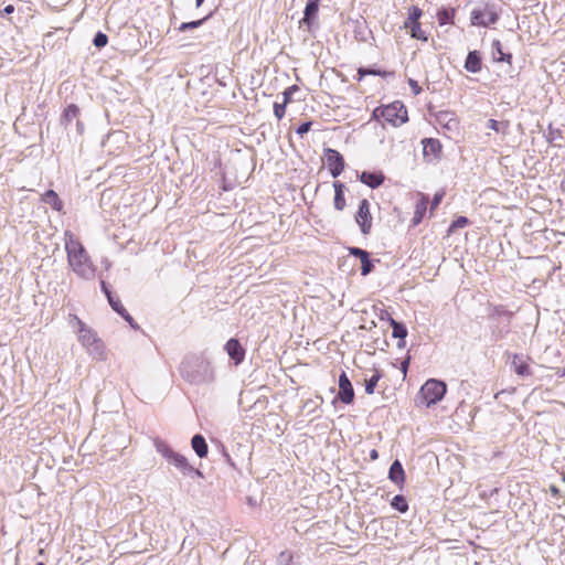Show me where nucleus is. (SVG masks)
<instances>
[{
  "instance_id": "e433bc0d",
  "label": "nucleus",
  "mask_w": 565,
  "mask_h": 565,
  "mask_svg": "<svg viewBox=\"0 0 565 565\" xmlns=\"http://www.w3.org/2000/svg\"><path fill=\"white\" fill-rule=\"evenodd\" d=\"M311 128V122L310 121H306V122H302L298 128H297V134L299 136H303L305 134H307Z\"/></svg>"
},
{
  "instance_id": "5701e85b",
  "label": "nucleus",
  "mask_w": 565,
  "mask_h": 565,
  "mask_svg": "<svg viewBox=\"0 0 565 565\" xmlns=\"http://www.w3.org/2000/svg\"><path fill=\"white\" fill-rule=\"evenodd\" d=\"M391 326L393 327V337L398 338L402 341L398 343V347H404L405 345L404 339L407 335L406 327L393 319L391 320Z\"/></svg>"
},
{
  "instance_id": "58836bf2",
  "label": "nucleus",
  "mask_w": 565,
  "mask_h": 565,
  "mask_svg": "<svg viewBox=\"0 0 565 565\" xmlns=\"http://www.w3.org/2000/svg\"><path fill=\"white\" fill-rule=\"evenodd\" d=\"M443 196H444L443 193H436L435 194V196H434V199L431 201V206H430L431 210L436 209L439 205V203L443 200Z\"/></svg>"
},
{
  "instance_id": "dca6fc26",
  "label": "nucleus",
  "mask_w": 565,
  "mask_h": 565,
  "mask_svg": "<svg viewBox=\"0 0 565 565\" xmlns=\"http://www.w3.org/2000/svg\"><path fill=\"white\" fill-rule=\"evenodd\" d=\"M481 57L477 51H471L465 62V68L471 73H478L481 71Z\"/></svg>"
},
{
  "instance_id": "cd10ccee",
  "label": "nucleus",
  "mask_w": 565,
  "mask_h": 565,
  "mask_svg": "<svg viewBox=\"0 0 565 565\" xmlns=\"http://www.w3.org/2000/svg\"><path fill=\"white\" fill-rule=\"evenodd\" d=\"M422 14H423V12L419 8H417V7L409 8L408 18L404 22V25L419 23L418 20L422 17Z\"/></svg>"
},
{
  "instance_id": "473e14b6",
  "label": "nucleus",
  "mask_w": 565,
  "mask_h": 565,
  "mask_svg": "<svg viewBox=\"0 0 565 565\" xmlns=\"http://www.w3.org/2000/svg\"><path fill=\"white\" fill-rule=\"evenodd\" d=\"M286 105L282 103L274 104V114L278 120H280L285 116Z\"/></svg>"
},
{
  "instance_id": "f03ea898",
  "label": "nucleus",
  "mask_w": 565,
  "mask_h": 565,
  "mask_svg": "<svg viewBox=\"0 0 565 565\" xmlns=\"http://www.w3.org/2000/svg\"><path fill=\"white\" fill-rule=\"evenodd\" d=\"M181 377L191 385H210L215 381V369L205 353L186 355L179 367Z\"/></svg>"
},
{
  "instance_id": "2f4dec72",
  "label": "nucleus",
  "mask_w": 565,
  "mask_h": 565,
  "mask_svg": "<svg viewBox=\"0 0 565 565\" xmlns=\"http://www.w3.org/2000/svg\"><path fill=\"white\" fill-rule=\"evenodd\" d=\"M107 41H108V38L106 34H104L102 32H97L93 40V43L96 47H104L107 44Z\"/></svg>"
},
{
  "instance_id": "4468645a",
  "label": "nucleus",
  "mask_w": 565,
  "mask_h": 565,
  "mask_svg": "<svg viewBox=\"0 0 565 565\" xmlns=\"http://www.w3.org/2000/svg\"><path fill=\"white\" fill-rule=\"evenodd\" d=\"M360 180L370 188L375 189L383 183L384 175L381 172L363 171L360 175Z\"/></svg>"
},
{
  "instance_id": "7ed1b4c3",
  "label": "nucleus",
  "mask_w": 565,
  "mask_h": 565,
  "mask_svg": "<svg viewBox=\"0 0 565 565\" xmlns=\"http://www.w3.org/2000/svg\"><path fill=\"white\" fill-rule=\"evenodd\" d=\"M70 324L77 334L78 342L86 349L87 353L95 360L104 361L107 358L104 342L97 333L84 323L77 316L70 315Z\"/></svg>"
},
{
  "instance_id": "412c9836",
  "label": "nucleus",
  "mask_w": 565,
  "mask_h": 565,
  "mask_svg": "<svg viewBox=\"0 0 565 565\" xmlns=\"http://www.w3.org/2000/svg\"><path fill=\"white\" fill-rule=\"evenodd\" d=\"M107 299H108V302L111 306V308L117 313H119L126 321H128L131 326H134L131 316L126 311V309L121 305L120 300L114 296H109Z\"/></svg>"
},
{
  "instance_id": "79ce46f5",
  "label": "nucleus",
  "mask_w": 565,
  "mask_h": 565,
  "mask_svg": "<svg viewBox=\"0 0 565 565\" xmlns=\"http://www.w3.org/2000/svg\"><path fill=\"white\" fill-rule=\"evenodd\" d=\"M13 11H14V7H13L12 4H8V6H6V7H4V9H3V12H4L6 14H10V13H12Z\"/></svg>"
},
{
  "instance_id": "7c9ffc66",
  "label": "nucleus",
  "mask_w": 565,
  "mask_h": 565,
  "mask_svg": "<svg viewBox=\"0 0 565 565\" xmlns=\"http://www.w3.org/2000/svg\"><path fill=\"white\" fill-rule=\"evenodd\" d=\"M205 19H201V20H196V21H191V22H183L179 28L178 30L180 32H185L190 29H195V28H199L203 22H204Z\"/></svg>"
},
{
  "instance_id": "ddd939ff",
  "label": "nucleus",
  "mask_w": 565,
  "mask_h": 565,
  "mask_svg": "<svg viewBox=\"0 0 565 565\" xmlns=\"http://www.w3.org/2000/svg\"><path fill=\"white\" fill-rule=\"evenodd\" d=\"M225 350L227 354L233 359L236 363H239L244 359V350L239 342L236 339H230L225 344Z\"/></svg>"
},
{
  "instance_id": "f3484780",
  "label": "nucleus",
  "mask_w": 565,
  "mask_h": 565,
  "mask_svg": "<svg viewBox=\"0 0 565 565\" xmlns=\"http://www.w3.org/2000/svg\"><path fill=\"white\" fill-rule=\"evenodd\" d=\"M191 446L200 458H204L207 455V444L203 436L194 435L191 440Z\"/></svg>"
},
{
  "instance_id": "f257e3e1",
  "label": "nucleus",
  "mask_w": 565,
  "mask_h": 565,
  "mask_svg": "<svg viewBox=\"0 0 565 565\" xmlns=\"http://www.w3.org/2000/svg\"><path fill=\"white\" fill-rule=\"evenodd\" d=\"M64 245L67 264L72 271L81 279L93 280L96 276L97 267L79 239L67 231L64 235Z\"/></svg>"
},
{
  "instance_id": "f704fd0d",
  "label": "nucleus",
  "mask_w": 565,
  "mask_h": 565,
  "mask_svg": "<svg viewBox=\"0 0 565 565\" xmlns=\"http://www.w3.org/2000/svg\"><path fill=\"white\" fill-rule=\"evenodd\" d=\"M487 126L488 128L499 132L502 131L504 125L502 122L497 121L495 119H489Z\"/></svg>"
},
{
  "instance_id": "aec40b11",
  "label": "nucleus",
  "mask_w": 565,
  "mask_h": 565,
  "mask_svg": "<svg viewBox=\"0 0 565 565\" xmlns=\"http://www.w3.org/2000/svg\"><path fill=\"white\" fill-rule=\"evenodd\" d=\"M42 201L45 203V204H49L51 205L55 211H61L62 207H63V203L62 201L60 200L58 195L56 194V192H54L53 190H49L46 191L43 195H42Z\"/></svg>"
},
{
  "instance_id": "3c124183",
  "label": "nucleus",
  "mask_w": 565,
  "mask_h": 565,
  "mask_svg": "<svg viewBox=\"0 0 565 565\" xmlns=\"http://www.w3.org/2000/svg\"><path fill=\"white\" fill-rule=\"evenodd\" d=\"M407 363H408L407 361L403 363L404 371L406 370Z\"/></svg>"
},
{
  "instance_id": "de8ad7c7",
  "label": "nucleus",
  "mask_w": 565,
  "mask_h": 565,
  "mask_svg": "<svg viewBox=\"0 0 565 565\" xmlns=\"http://www.w3.org/2000/svg\"><path fill=\"white\" fill-rule=\"evenodd\" d=\"M370 456H371V458H372L373 460H375V459H377V456H379V455H377V451H376V450H372Z\"/></svg>"
},
{
  "instance_id": "09e8293b",
  "label": "nucleus",
  "mask_w": 565,
  "mask_h": 565,
  "mask_svg": "<svg viewBox=\"0 0 565 565\" xmlns=\"http://www.w3.org/2000/svg\"><path fill=\"white\" fill-rule=\"evenodd\" d=\"M446 18H447V13H446V12H443V14H441V15H439V21H440L441 23H444Z\"/></svg>"
},
{
  "instance_id": "49530a36",
  "label": "nucleus",
  "mask_w": 565,
  "mask_h": 565,
  "mask_svg": "<svg viewBox=\"0 0 565 565\" xmlns=\"http://www.w3.org/2000/svg\"><path fill=\"white\" fill-rule=\"evenodd\" d=\"M295 90H297V86H290L285 92H289V95H291Z\"/></svg>"
},
{
  "instance_id": "c9c22d12",
  "label": "nucleus",
  "mask_w": 565,
  "mask_h": 565,
  "mask_svg": "<svg viewBox=\"0 0 565 565\" xmlns=\"http://www.w3.org/2000/svg\"><path fill=\"white\" fill-rule=\"evenodd\" d=\"M350 254L359 257L360 259L365 258V256L369 255L366 250L361 249L359 247H351Z\"/></svg>"
},
{
  "instance_id": "ea45409f",
  "label": "nucleus",
  "mask_w": 565,
  "mask_h": 565,
  "mask_svg": "<svg viewBox=\"0 0 565 565\" xmlns=\"http://www.w3.org/2000/svg\"><path fill=\"white\" fill-rule=\"evenodd\" d=\"M409 85L414 92L415 95H418L422 90V88L418 86L417 82L414 79H409Z\"/></svg>"
},
{
  "instance_id": "bb28decb",
  "label": "nucleus",
  "mask_w": 565,
  "mask_h": 565,
  "mask_svg": "<svg viewBox=\"0 0 565 565\" xmlns=\"http://www.w3.org/2000/svg\"><path fill=\"white\" fill-rule=\"evenodd\" d=\"M492 50H493V58L498 62H503V61H510L511 58V55H505L503 52H502V46H501V43L500 41L495 40L493 41L492 43Z\"/></svg>"
},
{
  "instance_id": "72a5a7b5",
  "label": "nucleus",
  "mask_w": 565,
  "mask_h": 565,
  "mask_svg": "<svg viewBox=\"0 0 565 565\" xmlns=\"http://www.w3.org/2000/svg\"><path fill=\"white\" fill-rule=\"evenodd\" d=\"M468 224V218L465 216H459L456 221H454L450 225V231H454L456 228L465 227Z\"/></svg>"
},
{
  "instance_id": "f8f14e48",
  "label": "nucleus",
  "mask_w": 565,
  "mask_h": 565,
  "mask_svg": "<svg viewBox=\"0 0 565 565\" xmlns=\"http://www.w3.org/2000/svg\"><path fill=\"white\" fill-rule=\"evenodd\" d=\"M388 479L399 488L403 487L405 482V471L402 463L398 460H395L391 465L388 470Z\"/></svg>"
},
{
  "instance_id": "0eeeda50",
  "label": "nucleus",
  "mask_w": 565,
  "mask_h": 565,
  "mask_svg": "<svg viewBox=\"0 0 565 565\" xmlns=\"http://www.w3.org/2000/svg\"><path fill=\"white\" fill-rule=\"evenodd\" d=\"M471 23L478 26H489L497 22L498 13L492 6L483 4L471 11Z\"/></svg>"
},
{
  "instance_id": "c756f323",
  "label": "nucleus",
  "mask_w": 565,
  "mask_h": 565,
  "mask_svg": "<svg viewBox=\"0 0 565 565\" xmlns=\"http://www.w3.org/2000/svg\"><path fill=\"white\" fill-rule=\"evenodd\" d=\"M362 267H361V274L363 276L369 275L373 270V263L370 259V256L366 255L365 258L360 259Z\"/></svg>"
},
{
  "instance_id": "a19ab883",
  "label": "nucleus",
  "mask_w": 565,
  "mask_h": 565,
  "mask_svg": "<svg viewBox=\"0 0 565 565\" xmlns=\"http://www.w3.org/2000/svg\"><path fill=\"white\" fill-rule=\"evenodd\" d=\"M100 285H102V289L104 291V294L107 296V298L109 296H113L110 290L108 289V287L106 286V282L104 280L100 281Z\"/></svg>"
},
{
  "instance_id": "39448f33",
  "label": "nucleus",
  "mask_w": 565,
  "mask_h": 565,
  "mask_svg": "<svg viewBox=\"0 0 565 565\" xmlns=\"http://www.w3.org/2000/svg\"><path fill=\"white\" fill-rule=\"evenodd\" d=\"M154 448L170 465L174 466L183 475L190 476L193 467L183 455L174 451L167 443L160 439L154 440Z\"/></svg>"
},
{
  "instance_id": "37998d69",
  "label": "nucleus",
  "mask_w": 565,
  "mask_h": 565,
  "mask_svg": "<svg viewBox=\"0 0 565 565\" xmlns=\"http://www.w3.org/2000/svg\"><path fill=\"white\" fill-rule=\"evenodd\" d=\"M282 95H284L282 104L287 105V103H289V100H290L291 95H289V92H284Z\"/></svg>"
},
{
  "instance_id": "4be33fe9",
  "label": "nucleus",
  "mask_w": 565,
  "mask_h": 565,
  "mask_svg": "<svg viewBox=\"0 0 565 565\" xmlns=\"http://www.w3.org/2000/svg\"><path fill=\"white\" fill-rule=\"evenodd\" d=\"M319 1L320 0H308L305 8L303 22L309 24L311 20L316 18L319 10Z\"/></svg>"
},
{
  "instance_id": "9b49d317",
  "label": "nucleus",
  "mask_w": 565,
  "mask_h": 565,
  "mask_svg": "<svg viewBox=\"0 0 565 565\" xmlns=\"http://www.w3.org/2000/svg\"><path fill=\"white\" fill-rule=\"evenodd\" d=\"M78 116H79V108L76 105L71 104L65 108L63 116L61 118V122L65 127H67L73 119H78ZM76 126H77L78 132H82L83 126L79 120L76 121Z\"/></svg>"
},
{
  "instance_id": "a211bd4d",
  "label": "nucleus",
  "mask_w": 565,
  "mask_h": 565,
  "mask_svg": "<svg viewBox=\"0 0 565 565\" xmlns=\"http://www.w3.org/2000/svg\"><path fill=\"white\" fill-rule=\"evenodd\" d=\"M427 204L428 199L426 196H422L420 200L416 203L414 217L412 220L414 226L418 225L422 222L424 214L427 210Z\"/></svg>"
},
{
  "instance_id": "20e7f679",
  "label": "nucleus",
  "mask_w": 565,
  "mask_h": 565,
  "mask_svg": "<svg viewBox=\"0 0 565 565\" xmlns=\"http://www.w3.org/2000/svg\"><path fill=\"white\" fill-rule=\"evenodd\" d=\"M375 119L383 118L394 127H398L408 120L407 109L402 102H394L384 107H377L373 111Z\"/></svg>"
},
{
  "instance_id": "6ab92c4d",
  "label": "nucleus",
  "mask_w": 565,
  "mask_h": 565,
  "mask_svg": "<svg viewBox=\"0 0 565 565\" xmlns=\"http://www.w3.org/2000/svg\"><path fill=\"white\" fill-rule=\"evenodd\" d=\"M334 186V207L339 211H342L345 206L344 199V184L341 182H335Z\"/></svg>"
},
{
  "instance_id": "9d476101",
  "label": "nucleus",
  "mask_w": 565,
  "mask_h": 565,
  "mask_svg": "<svg viewBox=\"0 0 565 565\" xmlns=\"http://www.w3.org/2000/svg\"><path fill=\"white\" fill-rule=\"evenodd\" d=\"M339 398L344 404H351L354 398L353 386L344 372L339 377Z\"/></svg>"
},
{
  "instance_id": "a878e982",
  "label": "nucleus",
  "mask_w": 565,
  "mask_h": 565,
  "mask_svg": "<svg viewBox=\"0 0 565 565\" xmlns=\"http://www.w3.org/2000/svg\"><path fill=\"white\" fill-rule=\"evenodd\" d=\"M391 505L393 509L401 513H405L408 510V503L406 499L401 494H397L392 499Z\"/></svg>"
},
{
  "instance_id": "c85d7f7f",
  "label": "nucleus",
  "mask_w": 565,
  "mask_h": 565,
  "mask_svg": "<svg viewBox=\"0 0 565 565\" xmlns=\"http://www.w3.org/2000/svg\"><path fill=\"white\" fill-rule=\"evenodd\" d=\"M381 379V375L376 372L375 374H373L365 383V392L366 394H373L374 393V390H375V386L379 382V380Z\"/></svg>"
},
{
  "instance_id": "393cba45",
  "label": "nucleus",
  "mask_w": 565,
  "mask_h": 565,
  "mask_svg": "<svg viewBox=\"0 0 565 565\" xmlns=\"http://www.w3.org/2000/svg\"><path fill=\"white\" fill-rule=\"evenodd\" d=\"M404 28L409 31V34L413 39L427 41L426 32L422 29L419 23L407 24L404 25Z\"/></svg>"
},
{
  "instance_id": "1a4fd4ad",
  "label": "nucleus",
  "mask_w": 565,
  "mask_h": 565,
  "mask_svg": "<svg viewBox=\"0 0 565 565\" xmlns=\"http://www.w3.org/2000/svg\"><path fill=\"white\" fill-rule=\"evenodd\" d=\"M355 221L360 225L363 234L370 233L372 227V216L370 213V203L366 199L360 202L359 210L355 215Z\"/></svg>"
},
{
  "instance_id": "4c0bfd02",
  "label": "nucleus",
  "mask_w": 565,
  "mask_h": 565,
  "mask_svg": "<svg viewBox=\"0 0 565 565\" xmlns=\"http://www.w3.org/2000/svg\"><path fill=\"white\" fill-rule=\"evenodd\" d=\"M359 74H360V78H362L364 75L366 74H373V75H384L385 73H381L380 71H374V70H364V68H360L359 70Z\"/></svg>"
},
{
  "instance_id": "603ef678",
  "label": "nucleus",
  "mask_w": 565,
  "mask_h": 565,
  "mask_svg": "<svg viewBox=\"0 0 565 565\" xmlns=\"http://www.w3.org/2000/svg\"><path fill=\"white\" fill-rule=\"evenodd\" d=\"M36 565H44V564H43V563H39V564H36Z\"/></svg>"
},
{
  "instance_id": "a18cd8bd",
  "label": "nucleus",
  "mask_w": 565,
  "mask_h": 565,
  "mask_svg": "<svg viewBox=\"0 0 565 565\" xmlns=\"http://www.w3.org/2000/svg\"><path fill=\"white\" fill-rule=\"evenodd\" d=\"M190 475H195V476L202 477V472L195 468H193V470L190 472Z\"/></svg>"
},
{
  "instance_id": "6e6552de",
  "label": "nucleus",
  "mask_w": 565,
  "mask_h": 565,
  "mask_svg": "<svg viewBox=\"0 0 565 565\" xmlns=\"http://www.w3.org/2000/svg\"><path fill=\"white\" fill-rule=\"evenodd\" d=\"M326 160L333 178L339 177L344 170V159L339 151L330 148L326 149Z\"/></svg>"
},
{
  "instance_id": "2eb2a0df",
  "label": "nucleus",
  "mask_w": 565,
  "mask_h": 565,
  "mask_svg": "<svg viewBox=\"0 0 565 565\" xmlns=\"http://www.w3.org/2000/svg\"><path fill=\"white\" fill-rule=\"evenodd\" d=\"M441 151V145L439 140L428 138L423 140V152L425 157L431 156L433 158H437Z\"/></svg>"
},
{
  "instance_id": "c03bdc74",
  "label": "nucleus",
  "mask_w": 565,
  "mask_h": 565,
  "mask_svg": "<svg viewBox=\"0 0 565 565\" xmlns=\"http://www.w3.org/2000/svg\"><path fill=\"white\" fill-rule=\"evenodd\" d=\"M102 264L105 266L106 269L110 267V262L107 258L103 259Z\"/></svg>"
},
{
  "instance_id": "423d86ee",
  "label": "nucleus",
  "mask_w": 565,
  "mask_h": 565,
  "mask_svg": "<svg viewBox=\"0 0 565 565\" xmlns=\"http://www.w3.org/2000/svg\"><path fill=\"white\" fill-rule=\"evenodd\" d=\"M446 393V384L441 381L430 379L420 388V398L426 406L438 403Z\"/></svg>"
},
{
  "instance_id": "b1692460",
  "label": "nucleus",
  "mask_w": 565,
  "mask_h": 565,
  "mask_svg": "<svg viewBox=\"0 0 565 565\" xmlns=\"http://www.w3.org/2000/svg\"><path fill=\"white\" fill-rule=\"evenodd\" d=\"M512 366L516 374L525 376L530 374L529 365L522 356L514 355L512 360Z\"/></svg>"
},
{
  "instance_id": "8fccbe9b",
  "label": "nucleus",
  "mask_w": 565,
  "mask_h": 565,
  "mask_svg": "<svg viewBox=\"0 0 565 565\" xmlns=\"http://www.w3.org/2000/svg\"><path fill=\"white\" fill-rule=\"evenodd\" d=\"M204 0H195L196 7H200L203 3Z\"/></svg>"
}]
</instances>
